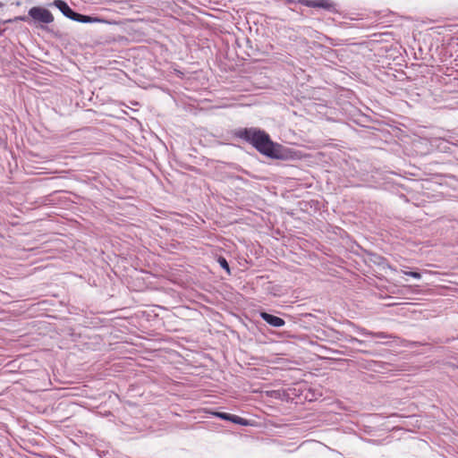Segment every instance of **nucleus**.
Wrapping results in <instances>:
<instances>
[{
    "instance_id": "1",
    "label": "nucleus",
    "mask_w": 458,
    "mask_h": 458,
    "mask_svg": "<svg viewBox=\"0 0 458 458\" xmlns=\"http://www.w3.org/2000/svg\"><path fill=\"white\" fill-rule=\"evenodd\" d=\"M234 135L250 143L259 153L272 158H281V145L271 140L269 135L258 128L238 129Z\"/></svg>"
},
{
    "instance_id": "2",
    "label": "nucleus",
    "mask_w": 458,
    "mask_h": 458,
    "mask_svg": "<svg viewBox=\"0 0 458 458\" xmlns=\"http://www.w3.org/2000/svg\"><path fill=\"white\" fill-rule=\"evenodd\" d=\"M285 4H301L310 8H319L330 13H337V5L332 0H282Z\"/></svg>"
},
{
    "instance_id": "3",
    "label": "nucleus",
    "mask_w": 458,
    "mask_h": 458,
    "mask_svg": "<svg viewBox=\"0 0 458 458\" xmlns=\"http://www.w3.org/2000/svg\"><path fill=\"white\" fill-rule=\"evenodd\" d=\"M29 15L35 21L45 24L53 22L52 13L46 8L35 6L29 10Z\"/></svg>"
},
{
    "instance_id": "4",
    "label": "nucleus",
    "mask_w": 458,
    "mask_h": 458,
    "mask_svg": "<svg viewBox=\"0 0 458 458\" xmlns=\"http://www.w3.org/2000/svg\"><path fill=\"white\" fill-rule=\"evenodd\" d=\"M260 317L268 325L275 327H281L285 324V322L283 318L274 316V315H271V314H268L267 312H261Z\"/></svg>"
},
{
    "instance_id": "5",
    "label": "nucleus",
    "mask_w": 458,
    "mask_h": 458,
    "mask_svg": "<svg viewBox=\"0 0 458 458\" xmlns=\"http://www.w3.org/2000/svg\"><path fill=\"white\" fill-rule=\"evenodd\" d=\"M53 5L57 7L65 17H70L72 9L64 1L55 0Z\"/></svg>"
},
{
    "instance_id": "6",
    "label": "nucleus",
    "mask_w": 458,
    "mask_h": 458,
    "mask_svg": "<svg viewBox=\"0 0 458 458\" xmlns=\"http://www.w3.org/2000/svg\"><path fill=\"white\" fill-rule=\"evenodd\" d=\"M337 335H339L341 337H343L344 340L350 342V343H357L359 344H364L365 342L362 341V340H360L356 337H353V336H351L345 333H340V332H335Z\"/></svg>"
},
{
    "instance_id": "7",
    "label": "nucleus",
    "mask_w": 458,
    "mask_h": 458,
    "mask_svg": "<svg viewBox=\"0 0 458 458\" xmlns=\"http://www.w3.org/2000/svg\"><path fill=\"white\" fill-rule=\"evenodd\" d=\"M78 21L82 22V23H93V22L100 21V19L96 18V17L88 16V15H83V14L80 13Z\"/></svg>"
},
{
    "instance_id": "8",
    "label": "nucleus",
    "mask_w": 458,
    "mask_h": 458,
    "mask_svg": "<svg viewBox=\"0 0 458 458\" xmlns=\"http://www.w3.org/2000/svg\"><path fill=\"white\" fill-rule=\"evenodd\" d=\"M231 421L235 424L242 425V426L249 425L248 421L245 419L236 416V415H232Z\"/></svg>"
},
{
    "instance_id": "9",
    "label": "nucleus",
    "mask_w": 458,
    "mask_h": 458,
    "mask_svg": "<svg viewBox=\"0 0 458 458\" xmlns=\"http://www.w3.org/2000/svg\"><path fill=\"white\" fill-rule=\"evenodd\" d=\"M352 327H353L354 331L361 335H372V332L370 331H368L367 329L363 328V327H360L358 326H355L354 324H351Z\"/></svg>"
},
{
    "instance_id": "10",
    "label": "nucleus",
    "mask_w": 458,
    "mask_h": 458,
    "mask_svg": "<svg viewBox=\"0 0 458 458\" xmlns=\"http://www.w3.org/2000/svg\"><path fill=\"white\" fill-rule=\"evenodd\" d=\"M212 414L217 418H220L222 420H228V421H231L232 415H233L230 413L220 412V411H214V412H212Z\"/></svg>"
},
{
    "instance_id": "11",
    "label": "nucleus",
    "mask_w": 458,
    "mask_h": 458,
    "mask_svg": "<svg viewBox=\"0 0 458 458\" xmlns=\"http://www.w3.org/2000/svg\"><path fill=\"white\" fill-rule=\"evenodd\" d=\"M217 261H218L219 265L221 266V267H223L228 273H230L229 264L224 257H219Z\"/></svg>"
},
{
    "instance_id": "12",
    "label": "nucleus",
    "mask_w": 458,
    "mask_h": 458,
    "mask_svg": "<svg viewBox=\"0 0 458 458\" xmlns=\"http://www.w3.org/2000/svg\"><path fill=\"white\" fill-rule=\"evenodd\" d=\"M370 336H374V337H377V338H381V339L389 338V335L384 332H377V333L372 332V335H370Z\"/></svg>"
},
{
    "instance_id": "13",
    "label": "nucleus",
    "mask_w": 458,
    "mask_h": 458,
    "mask_svg": "<svg viewBox=\"0 0 458 458\" xmlns=\"http://www.w3.org/2000/svg\"><path fill=\"white\" fill-rule=\"evenodd\" d=\"M79 17H80V13H75L73 10L72 11V13L69 17V19L72 20V21H78L79 20Z\"/></svg>"
},
{
    "instance_id": "14",
    "label": "nucleus",
    "mask_w": 458,
    "mask_h": 458,
    "mask_svg": "<svg viewBox=\"0 0 458 458\" xmlns=\"http://www.w3.org/2000/svg\"><path fill=\"white\" fill-rule=\"evenodd\" d=\"M410 276H411V277H413L415 279H420L421 278V275L419 272H415V271L410 272Z\"/></svg>"
},
{
    "instance_id": "15",
    "label": "nucleus",
    "mask_w": 458,
    "mask_h": 458,
    "mask_svg": "<svg viewBox=\"0 0 458 458\" xmlns=\"http://www.w3.org/2000/svg\"><path fill=\"white\" fill-rule=\"evenodd\" d=\"M410 272L411 271L402 270V273H403L404 275H407V276H410Z\"/></svg>"
},
{
    "instance_id": "16",
    "label": "nucleus",
    "mask_w": 458,
    "mask_h": 458,
    "mask_svg": "<svg viewBox=\"0 0 458 458\" xmlns=\"http://www.w3.org/2000/svg\"><path fill=\"white\" fill-rule=\"evenodd\" d=\"M2 6H3V3L0 2V7H2Z\"/></svg>"
}]
</instances>
